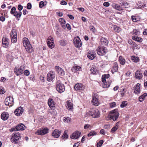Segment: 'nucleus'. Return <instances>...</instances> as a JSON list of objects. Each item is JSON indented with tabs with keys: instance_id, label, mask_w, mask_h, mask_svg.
Returning <instances> with one entry per match:
<instances>
[{
	"instance_id": "f257e3e1",
	"label": "nucleus",
	"mask_w": 147,
	"mask_h": 147,
	"mask_svg": "<svg viewBox=\"0 0 147 147\" xmlns=\"http://www.w3.org/2000/svg\"><path fill=\"white\" fill-rule=\"evenodd\" d=\"M24 46L25 47L27 52L28 53H31L33 51L32 46L30 43L28 39L25 37L23 39Z\"/></svg>"
},
{
	"instance_id": "f03ea898",
	"label": "nucleus",
	"mask_w": 147,
	"mask_h": 147,
	"mask_svg": "<svg viewBox=\"0 0 147 147\" xmlns=\"http://www.w3.org/2000/svg\"><path fill=\"white\" fill-rule=\"evenodd\" d=\"M88 115H91L94 118H98L100 116V114L98 110L96 109H92L86 112Z\"/></svg>"
},
{
	"instance_id": "7ed1b4c3",
	"label": "nucleus",
	"mask_w": 147,
	"mask_h": 147,
	"mask_svg": "<svg viewBox=\"0 0 147 147\" xmlns=\"http://www.w3.org/2000/svg\"><path fill=\"white\" fill-rule=\"evenodd\" d=\"M20 134L18 132L13 133L11 138V142L14 143H17L21 138Z\"/></svg>"
},
{
	"instance_id": "20e7f679",
	"label": "nucleus",
	"mask_w": 147,
	"mask_h": 147,
	"mask_svg": "<svg viewBox=\"0 0 147 147\" xmlns=\"http://www.w3.org/2000/svg\"><path fill=\"white\" fill-rule=\"evenodd\" d=\"M56 89L59 93H62L65 90V87L63 84L59 81H57L56 83Z\"/></svg>"
},
{
	"instance_id": "39448f33",
	"label": "nucleus",
	"mask_w": 147,
	"mask_h": 147,
	"mask_svg": "<svg viewBox=\"0 0 147 147\" xmlns=\"http://www.w3.org/2000/svg\"><path fill=\"white\" fill-rule=\"evenodd\" d=\"M97 51L98 54L101 56L105 55L108 52L107 48L104 46H99Z\"/></svg>"
},
{
	"instance_id": "423d86ee",
	"label": "nucleus",
	"mask_w": 147,
	"mask_h": 147,
	"mask_svg": "<svg viewBox=\"0 0 147 147\" xmlns=\"http://www.w3.org/2000/svg\"><path fill=\"white\" fill-rule=\"evenodd\" d=\"M119 115V114L116 110H114L110 112V118L114 121L117 120Z\"/></svg>"
},
{
	"instance_id": "0eeeda50",
	"label": "nucleus",
	"mask_w": 147,
	"mask_h": 147,
	"mask_svg": "<svg viewBox=\"0 0 147 147\" xmlns=\"http://www.w3.org/2000/svg\"><path fill=\"white\" fill-rule=\"evenodd\" d=\"M25 69L24 65L21 66L20 68L16 67L14 69V72L17 76H18L23 73V71Z\"/></svg>"
},
{
	"instance_id": "6e6552de",
	"label": "nucleus",
	"mask_w": 147,
	"mask_h": 147,
	"mask_svg": "<svg viewBox=\"0 0 147 147\" xmlns=\"http://www.w3.org/2000/svg\"><path fill=\"white\" fill-rule=\"evenodd\" d=\"M16 32L15 30L13 29L11 32L10 36L11 41L12 43L16 42L17 41Z\"/></svg>"
},
{
	"instance_id": "1a4fd4ad",
	"label": "nucleus",
	"mask_w": 147,
	"mask_h": 147,
	"mask_svg": "<svg viewBox=\"0 0 147 147\" xmlns=\"http://www.w3.org/2000/svg\"><path fill=\"white\" fill-rule=\"evenodd\" d=\"M74 43L76 47L80 48L82 46V42L78 36L75 37L73 40Z\"/></svg>"
},
{
	"instance_id": "9d476101",
	"label": "nucleus",
	"mask_w": 147,
	"mask_h": 147,
	"mask_svg": "<svg viewBox=\"0 0 147 147\" xmlns=\"http://www.w3.org/2000/svg\"><path fill=\"white\" fill-rule=\"evenodd\" d=\"M5 104L9 107L12 106L13 104V97L9 96L6 98L5 101Z\"/></svg>"
},
{
	"instance_id": "9b49d317",
	"label": "nucleus",
	"mask_w": 147,
	"mask_h": 147,
	"mask_svg": "<svg viewBox=\"0 0 147 147\" xmlns=\"http://www.w3.org/2000/svg\"><path fill=\"white\" fill-rule=\"evenodd\" d=\"M92 103V104L95 106H98L99 105V103L98 100V96L97 94H94L93 95Z\"/></svg>"
},
{
	"instance_id": "f8f14e48",
	"label": "nucleus",
	"mask_w": 147,
	"mask_h": 147,
	"mask_svg": "<svg viewBox=\"0 0 147 147\" xmlns=\"http://www.w3.org/2000/svg\"><path fill=\"white\" fill-rule=\"evenodd\" d=\"M47 43L48 46L51 49L53 48L54 46L53 42V38L51 36H49L47 40Z\"/></svg>"
},
{
	"instance_id": "ddd939ff",
	"label": "nucleus",
	"mask_w": 147,
	"mask_h": 147,
	"mask_svg": "<svg viewBox=\"0 0 147 147\" xmlns=\"http://www.w3.org/2000/svg\"><path fill=\"white\" fill-rule=\"evenodd\" d=\"M49 129L47 128H45L38 130L35 133L36 134L43 135L48 133Z\"/></svg>"
},
{
	"instance_id": "4468645a",
	"label": "nucleus",
	"mask_w": 147,
	"mask_h": 147,
	"mask_svg": "<svg viewBox=\"0 0 147 147\" xmlns=\"http://www.w3.org/2000/svg\"><path fill=\"white\" fill-rule=\"evenodd\" d=\"M55 74L54 72L52 71H49L47 75V80L48 81H52L55 78Z\"/></svg>"
},
{
	"instance_id": "2eb2a0df",
	"label": "nucleus",
	"mask_w": 147,
	"mask_h": 147,
	"mask_svg": "<svg viewBox=\"0 0 147 147\" xmlns=\"http://www.w3.org/2000/svg\"><path fill=\"white\" fill-rule=\"evenodd\" d=\"M74 88L76 90L79 91L84 90L85 86L82 84L78 83L75 85Z\"/></svg>"
},
{
	"instance_id": "dca6fc26",
	"label": "nucleus",
	"mask_w": 147,
	"mask_h": 147,
	"mask_svg": "<svg viewBox=\"0 0 147 147\" xmlns=\"http://www.w3.org/2000/svg\"><path fill=\"white\" fill-rule=\"evenodd\" d=\"M143 77V76L141 70H137L135 73V78L137 79L140 80Z\"/></svg>"
},
{
	"instance_id": "f3484780",
	"label": "nucleus",
	"mask_w": 147,
	"mask_h": 147,
	"mask_svg": "<svg viewBox=\"0 0 147 147\" xmlns=\"http://www.w3.org/2000/svg\"><path fill=\"white\" fill-rule=\"evenodd\" d=\"M2 43L3 46L4 47H7L9 44V39L6 37H3L2 39Z\"/></svg>"
},
{
	"instance_id": "a211bd4d",
	"label": "nucleus",
	"mask_w": 147,
	"mask_h": 147,
	"mask_svg": "<svg viewBox=\"0 0 147 147\" xmlns=\"http://www.w3.org/2000/svg\"><path fill=\"white\" fill-rule=\"evenodd\" d=\"M24 109L23 108L20 107L15 110L14 113L16 115L18 116L21 115L23 113Z\"/></svg>"
},
{
	"instance_id": "6ab92c4d",
	"label": "nucleus",
	"mask_w": 147,
	"mask_h": 147,
	"mask_svg": "<svg viewBox=\"0 0 147 147\" xmlns=\"http://www.w3.org/2000/svg\"><path fill=\"white\" fill-rule=\"evenodd\" d=\"M81 133L80 131H76L71 136V138L73 139H77L80 136Z\"/></svg>"
},
{
	"instance_id": "aec40b11",
	"label": "nucleus",
	"mask_w": 147,
	"mask_h": 147,
	"mask_svg": "<svg viewBox=\"0 0 147 147\" xmlns=\"http://www.w3.org/2000/svg\"><path fill=\"white\" fill-rule=\"evenodd\" d=\"M55 69L57 72L62 76H64L65 74L64 71L59 66H56Z\"/></svg>"
},
{
	"instance_id": "412c9836",
	"label": "nucleus",
	"mask_w": 147,
	"mask_h": 147,
	"mask_svg": "<svg viewBox=\"0 0 147 147\" xmlns=\"http://www.w3.org/2000/svg\"><path fill=\"white\" fill-rule=\"evenodd\" d=\"M48 104L50 108L51 109H53L55 108V103L54 102L53 100L51 98H49L48 100Z\"/></svg>"
},
{
	"instance_id": "4be33fe9",
	"label": "nucleus",
	"mask_w": 147,
	"mask_h": 147,
	"mask_svg": "<svg viewBox=\"0 0 147 147\" xmlns=\"http://www.w3.org/2000/svg\"><path fill=\"white\" fill-rule=\"evenodd\" d=\"M61 131L58 129H55L52 133V136L54 138H58L61 135Z\"/></svg>"
},
{
	"instance_id": "5701e85b",
	"label": "nucleus",
	"mask_w": 147,
	"mask_h": 147,
	"mask_svg": "<svg viewBox=\"0 0 147 147\" xmlns=\"http://www.w3.org/2000/svg\"><path fill=\"white\" fill-rule=\"evenodd\" d=\"M9 117V114L6 112L3 113L1 115V119L4 121L7 120Z\"/></svg>"
},
{
	"instance_id": "b1692460",
	"label": "nucleus",
	"mask_w": 147,
	"mask_h": 147,
	"mask_svg": "<svg viewBox=\"0 0 147 147\" xmlns=\"http://www.w3.org/2000/svg\"><path fill=\"white\" fill-rule=\"evenodd\" d=\"M66 107L69 111H71L73 109V105L70 100H67L66 102Z\"/></svg>"
},
{
	"instance_id": "393cba45",
	"label": "nucleus",
	"mask_w": 147,
	"mask_h": 147,
	"mask_svg": "<svg viewBox=\"0 0 147 147\" xmlns=\"http://www.w3.org/2000/svg\"><path fill=\"white\" fill-rule=\"evenodd\" d=\"M87 55L88 58L92 60L96 57V55L92 52L90 51L88 52Z\"/></svg>"
},
{
	"instance_id": "a878e982",
	"label": "nucleus",
	"mask_w": 147,
	"mask_h": 147,
	"mask_svg": "<svg viewBox=\"0 0 147 147\" xmlns=\"http://www.w3.org/2000/svg\"><path fill=\"white\" fill-rule=\"evenodd\" d=\"M22 15V13L21 11H19L18 12L16 10L14 14H13V15L16 17L17 18V19L19 20Z\"/></svg>"
},
{
	"instance_id": "bb28decb",
	"label": "nucleus",
	"mask_w": 147,
	"mask_h": 147,
	"mask_svg": "<svg viewBox=\"0 0 147 147\" xmlns=\"http://www.w3.org/2000/svg\"><path fill=\"white\" fill-rule=\"evenodd\" d=\"M118 67L117 63H114L111 70L112 72L113 73H114L117 72L118 70Z\"/></svg>"
},
{
	"instance_id": "cd10ccee",
	"label": "nucleus",
	"mask_w": 147,
	"mask_h": 147,
	"mask_svg": "<svg viewBox=\"0 0 147 147\" xmlns=\"http://www.w3.org/2000/svg\"><path fill=\"white\" fill-rule=\"evenodd\" d=\"M59 21L60 23V24L63 28L65 29L66 28L65 25L66 22L64 19L62 18H60L59 20Z\"/></svg>"
},
{
	"instance_id": "c85d7f7f",
	"label": "nucleus",
	"mask_w": 147,
	"mask_h": 147,
	"mask_svg": "<svg viewBox=\"0 0 147 147\" xmlns=\"http://www.w3.org/2000/svg\"><path fill=\"white\" fill-rule=\"evenodd\" d=\"M140 84L139 83H137L135 86L134 92L136 94H138L140 93Z\"/></svg>"
},
{
	"instance_id": "c756f323",
	"label": "nucleus",
	"mask_w": 147,
	"mask_h": 147,
	"mask_svg": "<svg viewBox=\"0 0 147 147\" xmlns=\"http://www.w3.org/2000/svg\"><path fill=\"white\" fill-rule=\"evenodd\" d=\"M112 7L116 10L121 11L122 10V7L120 6L119 5L113 3L112 5Z\"/></svg>"
},
{
	"instance_id": "7c9ffc66",
	"label": "nucleus",
	"mask_w": 147,
	"mask_h": 147,
	"mask_svg": "<svg viewBox=\"0 0 147 147\" xmlns=\"http://www.w3.org/2000/svg\"><path fill=\"white\" fill-rule=\"evenodd\" d=\"M101 44L104 45H107L108 43V41L106 38L102 37L100 40Z\"/></svg>"
},
{
	"instance_id": "2f4dec72",
	"label": "nucleus",
	"mask_w": 147,
	"mask_h": 147,
	"mask_svg": "<svg viewBox=\"0 0 147 147\" xmlns=\"http://www.w3.org/2000/svg\"><path fill=\"white\" fill-rule=\"evenodd\" d=\"M17 127L18 130H23L25 129V126L22 123H20L17 126Z\"/></svg>"
},
{
	"instance_id": "473e14b6",
	"label": "nucleus",
	"mask_w": 147,
	"mask_h": 147,
	"mask_svg": "<svg viewBox=\"0 0 147 147\" xmlns=\"http://www.w3.org/2000/svg\"><path fill=\"white\" fill-rule=\"evenodd\" d=\"M81 69V67L78 66H75L71 68L72 72L75 73L77 71H79Z\"/></svg>"
},
{
	"instance_id": "72a5a7b5",
	"label": "nucleus",
	"mask_w": 147,
	"mask_h": 147,
	"mask_svg": "<svg viewBox=\"0 0 147 147\" xmlns=\"http://www.w3.org/2000/svg\"><path fill=\"white\" fill-rule=\"evenodd\" d=\"M131 59L133 62L135 63L138 62L139 61L138 57L134 55L131 57Z\"/></svg>"
},
{
	"instance_id": "f704fd0d",
	"label": "nucleus",
	"mask_w": 147,
	"mask_h": 147,
	"mask_svg": "<svg viewBox=\"0 0 147 147\" xmlns=\"http://www.w3.org/2000/svg\"><path fill=\"white\" fill-rule=\"evenodd\" d=\"M119 122H117L116 124L111 129V132L112 133L115 132L119 128Z\"/></svg>"
},
{
	"instance_id": "c9c22d12",
	"label": "nucleus",
	"mask_w": 147,
	"mask_h": 147,
	"mask_svg": "<svg viewBox=\"0 0 147 147\" xmlns=\"http://www.w3.org/2000/svg\"><path fill=\"white\" fill-rule=\"evenodd\" d=\"M132 38L133 40L139 42H141L142 40V38L136 36H132Z\"/></svg>"
},
{
	"instance_id": "e433bc0d",
	"label": "nucleus",
	"mask_w": 147,
	"mask_h": 147,
	"mask_svg": "<svg viewBox=\"0 0 147 147\" xmlns=\"http://www.w3.org/2000/svg\"><path fill=\"white\" fill-rule=\"evenodd\" d=\"M60 45L62 46H66L67 44V41L65 40L62 39L59 41Z\"/></svg>"
},
{
	"instance_id": "4c0bfd02",
	"label": "nucleus",
	"mask_w": 147,
	"mask_h": 147,
	"mask_svg": "<svg viewBox=\"0 0 147 147\" xmlns=\"http://www.w3.org/2000/svg\"><path fill=\"white\" fill-rule=\"evenodd\" d=\"M147 95V93H145L143 95L140 96L139 98V101L141 102L144 99L145 97Z\"/></svg>"
},
{
	"instance_id": "58836bf2",
	"label": "nucleus",
	"mask_w": 147,
	"mask_h": 147,
	"mask_svg": "<svg viewBox=\"0 0 147 147\" xmlns=\"http://www.w3.org/2000/svg\"><path fill=\"white\" fill-rule=\"evenodd\" d=\"M121 4V5L123 6L125 8H127L130 6L129 4L128 3L124 1H122Z\"/></svg>"
},
{
	"instance_id": "ea45409f",
	"label": "nucleus",
	"mask_w": 147,
	"mask_h": 147,
	"mask_svg": "<svg viewBox=\"0 0 147 147\" xmlns=\"http://www.w3.org/2000/svg\"><path fill=\"white\" fill-rule=\"evenodd\" d=\"M90 71L92 74H96L98 73V71L97 69L96 68H94V67H92L90 69Z\"/></svg>"
},
{
	"instance_id": "a19ab883",
	"label": "nucleus",
	"mask_w": 147,
	"mask_h": 147,
	"mask_svg": "<svg viewBox=\"0 0 147 147\" xmlns=\"http://www.w3.org/2000/svg\"><path fill=\"white\" fill-rule=\"evenodd\" d=\"M119 61L120 63L122 65H124L125 63V60L121 56H120L119 57Z\"/></svg>"
},
{
	"instance_id": "79ce46f5",
	"label": "nucleus",
	"mask_w": 147,
	"mask_h": 147,
	"mask_svg": "<svg viewBox=\"0 0 147 147\" xmlns=\"http://www.w3.org/2000/svg\"><path fill=\"white\" fill-rule=\"evenodd\" d=\"M110 84L109 82H105L102 84V87L104 88H107L110 86Z\"/></svg>"
},
{
	"instance_id": "37998d69",
	"label": "nucleus",
	"mask_w": 147,
	"mask_h": 147,
	"mask_svg": "<svg viewBox=\"0 0 147 147\" xmlns=\"http://www.w3.org/2000/svg\"><path fill=\"white\" fill-rule=\"evenodd\" d=\"M113 28L114 30L115 31L117 32H119L121 30V29L120 28L116 25L114 26Z\"/></svg>"
},
{
	"instance_id": "c03bdc74",
	"label": "nucleus",
	"mask_w": 147,
	"mask_h": 147,
	"mask_svg": "<svg viewBox=\"0 0 147 147\" xmlns=\"http://www.w3.org/2000/svg\"><path fill=\"white\" fill-rule=\"evenodd\" d=\"M132 21L134 22H136L138 20L137 17L136 16H131Z\"/></svg>"
},
{
	"instance_id": "a18cd8bd",
	"label": "nucleus",
	"mask_w": 147,
	"mask_h": 147,
	"mask_svg": "<svg viewBox=\"0 0 147 147\" xmlns=\"http://www.w3.org/2000/svg\"><path fill=\"white\" fill-rule=\"evenodd\" d=\"M127 101H123L120 105V107L121 108H123L127 106Z\"/></svg>"
},
{
	"instance_id": "49530a36",
	"label": "nucleus",
	"mask_w": 147,
	"mask_h": 147,
	"mask_svg": "<svg viewBox=\"0 0 147 147\" xmlns=\"http://www.w3.org/2000/svg\"><path fill=\"white\" fill-rule=\"evenodd\" d=\"M46 4H45L43 1H41L40 2L39 4V7L40 8H42L44 6H45Z\"/></svg>"
},
{
	"instance_id": "de8ad7c7",
	"label": "nucleus",
	"mask_w": 147,
	"mask_h": 147,
	"mask_svg": "<svg viewBox=\"0 0 147 147\" xmlns=\"http://www.w3.org/2000/svg\"><path fill=\"white\" fill-rule=\"evenodd\" d=\"M96 135V133L95 131H91L90 132L88 135V137L93 136Z\"/></svg>"
},
{
	"instance_id": "09e8293b",
	"label": "nucleus",
	"mask_w": 147,
	"mask_h": 147,
	"mask_svg": "<svg viewBox=\"0 0 147 147\" xmlns=\"http://www.w3.org/2000/svg\"><path fill=\"white\" fill-rule=\"evenodd\" d=\"M104 141L102 140H100L97 144V147H100L103 144Z\"/></svg>"
},
{
	"instance_id": "8fccbe9b",
	"label": "nucleus",
	"mask_w": 147,
	"mask_h": 147,
	"mask_svg": "<svg viewBox=\"0 0 147 147\" xmlns=\"http://www.w3.org/2000/svg\"><path fill=\"white\" fill-rule=\"evenodd\" d=\"M70 119L68 117H64L63 118V121L64 122L68 123L70 121Z\"/></svg>"
},
{
	"instance_id": "3c124183",
	"label": "nucleus",
	"mask_w": 147,
	"mask_h": 147,
	"mask_svg": "<svg viewBox=\"0 0 147 147\" xmlns=\"http://www.w3.org/2000/svg\"><path fill=\"white\" fill-rule=\"evenodd\" d=\"M89 28L90 30L92 32L94 33L95 32V28L93 26H89Z\"/></svg>"
},
{
	"instance_id": "603ef678",
	"label": "nucleus",
	"mask_w": 147,
	"mask_h": 147,
	"mask_svg": "<svg viewBox=\"0 0 147 147\" xmlns=\"http://www.w3.org/2000/svg\"><path fill=\"white\" fill-rule=\"evenodd\" d=\"M5 92L4 89L2 87L0 86V94H3Z\"/></svg>"
},
{
	"instance_id": "864d4df0",
	"label": "nucleus",
	"mask_w": 147,
	"mask_h": 147,
	"mask_svg": "<svg viewBox=\"0 0 147 147\" xmlns=\"http://www.w3.org/2000/svg\"><path fill=\"white\" fill-rule=\"evenodd\" d=\"M68 137V136L67 134L66 133L65 131H64L63 134L62 136V138L63 139L64 138L67 139V138Z\"/></svg>"
},
{
	"instance_id": "5fc2aeb1",
	"label": "nucleus",
	"mask_w": 147,
	"mask_h": 147,
	"mask_svg": "<svg viewBox=\"0 0 147 147\" xmlns=\"http://www.w3.org/2000/svg\"><path fill=\"white\" fill-rule=\"evenodd\" d=\"M50 112L53 116H55L57 114V112L56 110H54V109H52L51 111H50Z\"/></svg>"
},
{
	"instance_id": "6e6d98bb",
	"label": "nucleus",
	"mask_w": 147,
	"mask_h": 147,
	"mask_svg": "<svg viewBox=\"0 0 147 147\" xmlns=\"http://www.w3.org/2000/svg\"><path fill=\"white\" fill-rule=\"evenodd\" d=\"M16 10V8L15 7H13L11 9L10 13L11 14L13 15L15 13Z\"/></svg>"
},
{
	"instance_id": "4d7b16f0",
	"label": "nucleus",
	"mask_w": 147,
	"mask_h": 147,
	"mask_svg": "<svg viewBox=\"0 0 147 147\" xmlns=\"http://www.w3.org/2000/svg\"><path fill=\"white\" fill-rule=\"evenodd\" d=\"M16 130H18L17 126L15 127L9 129V131L11 132H12Z\"/></svg>"
},
{
	"instance_id": "13d9d810",
	"label": "nucleus",
	"mask_w": 147,
	"mask_h": 147,
	"mask_svg": "<svg viewBox=\"0 0 147 147\" xmlns=\"http://www.w3.org/2000/svg\"><path fill=\"white\" fill-rule=\"evenodd\" d=\"M32 5L30 3H28L27 5V8L29 9H31Z\"/></svg>"
},
{
	"instance_id": "bf43d9fd",
	"label": "nucleus",
	"mask_w": 147,
	"mask_h": 147,
	"mask_svg": "<svg viewBox=\"0 0 147 147\" xmlns=\"http://www.w3.org/2000/svg\"><path fill=\"white\" fill-rule=\"evenodd\" d=\"M24 74L26 76H28L30 74V72L28 70H26L24 71Z\"/></svg>"
},
{
	"instance_id": "052dcab7",
	"label": "nucleus",
	"mask_w": 147,
	"mask_h": 147,
	"mask_svg": "<svg viewBox=\"0 0 147 147\" xmlns=\"http://www.w3.org/2000/svg\"><path fill=\"white\" fill-rule=\"evenodd\" d=\"M23 8V7L21 5H18V9L19 10V11H20L22 10Z\"/></svg>"
},
{
	"instance_id": "680f3d73",
	"label": "nucleus",
	"mask_w": 147,
	"mask_h": 147,
	"mask_svg": "<svg viewBox=\"0 0 147 147\" xmlns=\"http://www.w3.org/2000/svg\"><path fill=\"white\" fill-rule=\"evenodd\" d=\"M103 5L105 7H108L110 5L109 3L108 2H105L103 3Z\"/></svg>"
},
{
	"instance_id": "e2e57ef3",
	"label": "nucleus",
	"mask_w": 147,
	"mask_h": 147,
	"mask_svg": "<svg viewBox=\"0 0 147 147\" xmlns=\"http://www.w3.org/2000/svg\"><path fill=\"white\" fill-rule=\"evenodd\" d=\"M116 105V103L115 102H113L111 103L110 104L111 107H115Z\"/></svg>"
},
{
	"instance_id": "0e129e2a",
	"label": "nucleus",
	"mask_w": 147,
	"mask_h": 147,
	"mask_svg": "<svg viewBox=\"0 0 147 147\" xmlns=\"http://www.w3.org/2000/svg\"><path fill=\"white\" fill-rule=\"evenodd\" d=\"M40 79L41 81L44 82L45 81L44 77L43 76H40Z\"/></svg>"
},
{
	"instance_id": "69168bd1",
	"label": "nucleus",
	"mask_w": 147,
	"mask_h": 147,
	"mask_svg": "<svg viewBox=\"0 0 147 147\" xmlns=\"http://www.w3.org/2000/svg\"><path fill=\"white\" fill-rule=\"evenodd\" d=\"M5 18L3 16H1L0 17V20L2 22L5 21Z\"/></svg>"
},
{
	"instance_id": "338daca9",
	"label": "nucleus",
	"mask_w": 147,
	"mask_h": 147,
	"mask_svg": "<svg viewBox=\"0 0 147 147\" xmlns=\"http://www.w3.org/2000/svg\"><path fill=\"white\" fill-rule=\"evenodd\" d=\"M66 27L69 30H70L71 29L70 25L68 23L67 24H66Z\"/></svg>"
},
{
	"instance_id": "774afa93",
	"label": "nucleus",
	"mask_w": 147,
	"mask_h": 147,
	"mask_svg": "<svg viewBox=\"0 0 147 147\" xmlns=\"http://www.w3.org/2000/svg\"><path fill=\"white\" fill-rule=\"evenodd\" d=\"M102 76L106 79H108L109 77V74H105Z\"/></svg>"
}]
</instances>
